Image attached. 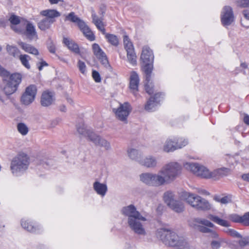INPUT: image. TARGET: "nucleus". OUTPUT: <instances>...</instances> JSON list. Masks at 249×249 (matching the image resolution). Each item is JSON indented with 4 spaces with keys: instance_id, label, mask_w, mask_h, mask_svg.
<instances>
[{
    "instance_id": "1",
    "label": "nucleus",
    "mask_w": 249,
    "mask_h": 249,
    "mask_svg": "<svg viewBox=\"0 0 249 249\" xmlns=\"http://www.w3.org/2000/svg\"><path fill=\"white\" fill-rule=\"evenodd\" d=\"M181 165L178 162L171 161L165 164L155 173L145 172L140 175V180L149 186L159 187L173 182L179 176Z\"/></svg>"
},
{
    "instance_id": "2",
    "label": "nucleus",
    "mask_w": 249,
    "mask_h": 249,
    "mask_svg": "<svg viewBox=\"0 0 249 249\" xmlns=\"http://www.w3.org/2000/svg\"><path fill=\"white\" fill-rule=\"evenodd\" d=\"M156 237L165 245L178 249H189L190 246L185 238L175 230L162 228L158 229Z\"/></svg>"
},
{
    "instance_id": "3",
    "label": "nucleus",
    "mask_w": 249,
    "mask_h": 249,
    "mask_svg": "<svg viewBox=\"0 0 249 249\" xmlns=\"http://www.w3.org/2000/svg\"><path fill=\"white\" fill-rule=\"evenodd\" d=\"M30 157L26 152H20L11 160L9 170L14 177L23 175L28 169Z\"/></svg>"
},
{
    "instance_id": "4",
    "label": "nucleus",
    "mask_w": 249,
    "mask_h": 249,
    "mask_svg": "<svg viewBox=\"0 0 249 249\" xmlns=\"http://www.w3.org/2000/svg\"><path fill=\"white\" fill-rule=\"evenodd\" d=\"M154 59L153 50L148 45L142 46L140 55L141 70L148 78L153 73Z\"/></svg>"
},
{
    "instance_id": "5",
    "label": "nucleus",
    "mask_w": 249,
    "mask_h": 249,
    "mask_svg": "<svg viewBox=\"0 0 249 249\" xmlns=\"http://www.w3.org/2000/svg\"><path fill=\"white\" fill-rule=\"evenodd\" d=\"M181 198L193 208L201 211H208L213 209L212 205L206 199L191 192H185Z\"/></svg>"
},
{
    "instance_id": "6",
    "label": "nucleus",
    "mask_w": 249,
    "mask_h": 249,
    "mask_svg": "<svg viewBox=\"0 0 249 249\" xmlns=\"http://www.w3.org/2000/svg\"><path fill=\"white\" fill-rule=\"evenodd\" d=\"M183 166L185 170L199 178L212 179V170L208 167L196 162L184 161Z\"/></svg>"
},
{
    "instance_id": "7",
    "label": "nucleus",
    "mask_w": 249,
    "mask_h": 249,
    "mask_svg": "<svg viewBox=\"0 0 249 249\" xmlns=\"http://www.w3.org/2000/svg\"><path fill=\"white\" fill-rule=\"evenodd\" d=\"M66 21H69L76 25L84 35L90 41L95 39L92 32L85 22L78 17L74 12H71L65 16Z\"/></svg>"
},
{
    "instance_id": "8",
    "label": "nucleus",
    "mask_w": 249,
    "mask_h": 249,
    "mask_svg": "<svg viewBox=\"0 0 249 249\" xmlns=\"http://www.w3.org/2000/svg\"><path fill=\"white\" fill-rule=\"evenodd\" d=\"M4 80L5 85L3 88L4 93L9 95L13 94L17 90L18 85L20 83L21 76L19 73H15L8 76Z\"/></svg>"
},
{
    "instance_id": "9",
    "label": "nucleus",
    "mask_w": 249,
    "mask_h": 249,
    "mask_svg": "<svg viewBox=\"0 0 249 249\" xmlns=\"http://www.w3.org/2000/svg\"><path fill=\"white\" fill-rule=\"evenodd\" d=\"M235 17L232 8L230 6H225L220 14L221 24L224 27H228L234 22Z\"/></svg>"
},
{
    "instance_id": "10",
    "label": "nucleus",
    "mask_w": 249,
    "mask_h": 249,
    "mask_svg": "<svg viewBox=\"0 0 249 249\" xmlns=\"http://www.w3.org/2000/svg\"><path fill=\"white\" fill-rule=\"evenodd\" d=\"M36 93L37 88L35 85L28 86L21 97V102L25 105H30L35 100Z\"/></svg>"
},
{
    "instance_id": "11",
    "label": "nucleus",
    "mask_w": 249,
    "mask_h": 249,
    "mask_svg": "<svg viewBox=\"0 0 249 249\" xmlns=\"http://www.w3.org/2000/svg\"><path fill=\"white\" fill-rule=\"evenodd\" d=\"M132 108L128 103L120 104L119 107L113 109L116 117L122 121H125L129 115Z\"/></svg>"
},
{
    "instance_id": "12",
    "label": "nucleus",
    "mask_w": 249,
    "mask_h": 249,
    "mask_svg": "<svg viewBox=\"0 0 249 249\" xmlns=\"http://www.w3.org/2000/svg\"><path fill=\"white\" fill-rule=\"evenodd\" d=\"M122 213L128 216L127 223L130 219L133 220L136 218L142 220H146V218L137 211L136 208L133 205L123 207L122 209Z\"/></svg>"
},
{
    "instance_id": "13",
    "label": "nucleus",
    "mask_w": 249,
    "mask_h": 249,
    "mask_svg": "<svg viewBox=\"0 0 249 249\" xmlns=\"http://www.w3.org/2000/svg\"><path fill=\"white\" fill-rule=\"evenodd\" d=\"M145 221L137 218L133 220L130 219L128 222V225L135 233L144 236L146 234V231L143 224Z\"/></svg>"
},
{
    "instance_id": "14",
    "label": "nucleus",
    "mask_w": 249,
    "mask_h": 249,
    "mask_svg": "<svg viewBox=\"0 0 249 249\" xmlns=\"http://www.w3.org/2000/svg\"><path fill=\"white\" fill-rule=\"evenodd\" d=\"M89 137L90 141L92 142L96 145L100 146L106 150L111 149L110 142L106 139L95 133L90 134Z\"/></svg>"
},
{
    "instance_id": "15",
    "label": "nucleus",
    "mask_w": 249,
    "mask_h": 249,
    "mask_svg": "<svg viewBox=\"0 0 249 249\" xmlns=\"http://www.w3.org/2000/svg\"><path fill=\"white\" fill-rule=\"evenodd\" d=\"M164 95L161 93H156L153 96H151L146 103L144 108L146 110L151 111L154 110L160 99L163 98Z\"/></svg>"
},
{
    "instance_id": "16",
    "label": "nucleus",
    "mask_w": 249,
    "mask_h": 249,
    "mask_svg": "<svg viewBox=\"0 0 249 249\" xmlns=\"http://www.w3.org/2000/svg\"><path fill=\"white\" fill-rule=\"evenodd\" d=\"M140 77L138 73L135 71H132L130 73L129 89L135 96L139 90Z\"/></svg>"
},
{
    "instance_id": "17",
    "label": "nucleus",
    "mask_w": 249,
    "mask_h": 249,
    "mask_svg": "<svg viewBox=\"0 0 249 249\" xmlns=\"http://www.w3.org/2000/svg\"><path fill=\"white\" fill-rule=\"evenodd\" d=\"M20 225L25 230L32 233L37 232L40 230L39 225L25 218L21 219Z\"/></svg>"
},
{
    "instance_id": "18",
    "label": "nucleus",
    "mask_w": 249,
    "mask_h": 249,
    "mask_svg": "<svg viewBox=\"0 0 249 249\" xmlns=\"http://www.w3.org/2000/svg\"><path fill=\"white\" fill-rule=\"evenodd\" d=\"M139 163L147 168H155L157 166L158 160L155 157L148 155L139 160Z\"/></svg>"
},
{
    "instance_id": "19",
    "label": "nucleus",
    "mask_w": 249,
    "mask_h": 249,
    "mask_svg": "<svg viewBox=\"0 0 249 249\" xmlns=\"http://www.w3.org/2000/svg\"><path fill=\"white\" fill-rule=\"evenodd\" d=\"M25 35L30 40H37L38 39L37 34L35 25L29 21H26L25 23Z\"/></svg>"
},
{
    "instance_id": "20",
    "label": "nucleus",
    "mask_w": 249,
    "mask_h": 249,
    "mask_svg": "<svg viewBox=\"0 0 249 249\" xmlns=\"http://www.w3.org/2000/svg\"><path fill=\"white\" fill-rule=\"evenodd\" d=\"M55 101V96L53 92L45 91L42 93L40 98L41 105L43 107H49L52 105Z\"/></svg>"
},
{
    "instance_id": "21",
    "label": "nucleus",
    "mask_w": 249,
    "mask_h": 249,
    "mask_svg": "<svg viewBox=\"0 0 249 249\" xmlns=\"http://www.w3.org/2000/svg\"><path fill=\"white\" fill-rule=\"evenodd\" d=\"M63 42L69 50L83 56L82 52L80 51L78 45L72 39L69 37H64Z\"/></svg>"
},
{
    "instance_id": "22",
    "label": "nucleus",
    "mask_w": 249,
    "mask_h": 249,
    "mask_svg": "<svg viewBox=\"0 0 249 249\" xmlns=\"http://www.w3.org/2000/svg\"><path fill=\"white\" fill-rule=\"evenodd\" d=\"M92 48L94 54L101 61L103 64L105 66L108 65V60L106 55L101 49L99 45L94 43L92 45Z\"/></svg>"
},
{
    "instance_id": "23",
    "label": "nucleus",
    "mask_w": 249,
    "mask_h": 249,
    "mask_svg": "<svg viewBox=\"0 0 249 249\" xmlns=\"http://www.w3.org/2000/svg\"><path fill=\"white\" fill-rule=\"evenodd\" d=\"M40 15L44 17H46L49 20L52 22L55 21V18L61 16L60 13L56 9H47L42 10L40 12Z\"/></svg>"
},
{
    "instance_id": "24",
    "label": "nucleus",
    "mask_w": 249,
    "mask_h": 249,
    "mask_svg": "<svg viewBox=\"0 0 249 249\" xmlns=\"http://www.w3.org/2000/svg\"><path fill=\"white\" fill-rule=\"evenodd\" d=\"M93 189L95 192L102 197L106 195L108 190L107 184L99 181H96L93 183Z\"/></svg>"
},
{
    "instance_id": "25",
    "label": "nucleus",
    "mask_w": 249,
    "mask_h": 249,
    "mask_svg": "<svg viewBox=\"0 0 249 249\" xmlns=\"http://www.w3.org/2000/svg\"><path fill=\"white\" fill-rule=\"evenodd\" d=\"M230 172L229 168L221 167L212 170V179L216 180L227 176Z\"/></svg>"
},
{
    "instance_id": "26",
    "label": "nucleus",
    "mask_w": 249,
    "mask_h": 249,
    "mask_svg": "<svg viewBox=\"0 0 249 249\" xmlns=\"http://www.w3.org/2000/svg\"><path fill=\"white\" fill-rule=\"evenodd\" d=\"M162 151L166 153H170L177 150L176 145L175 138H170L167 139L163 143Z\"/></svg>"
},
{
    "instance_id": "27",
    "label": "nucleus",
    "mask_w": 249,
    "mask_h": 249,
    "mask_svg": "<svg viewBox=\"0 0 249 249\" xmlns=\"http://www.w3.org/2000/svg\"><path fill=\"white\" fill-rule=\"evenodd\" d=\"M18 44L20 48L26 53L36 55H39V54L37 49L30 44L20 41H18Z\"/></svg>"
},
{
    "instance_id": "28",
    "label": "nucleus",
    "mask_w": 249,
    "mask_h": 249,
    "mask_svg": "<svg viewBox=\"0 0 249 249\" xmlns=\"http://www.w3.org/2000/svg\"><path fill=\"white\" fill-rule=\"evenodd\" d=\"M18 44L20 48L26 53L36 55H39V54L37 49L30 44L20 41H18Z\"/></svg>"
},
{
    "instance_id": "29",
    "label": "nucleus",
    "mask_w": 249,
    "mask_h": 249,
    "mask_svg": "<svg viewBox=\"0 0 249 249\" xmlns=\"http://www.w3.org/2000/svg\"><path fill=\"white\" fill-rule=\"evenodd\" d=\"M18 44L20 48L26 53L36 55H39V54L37 49L30 44L20 41H18Z\"/></svg>"
},
{
    "instance_id": "30",
    "label": "nucleus",
    "mask_w": 249,
    "mask_h": 249,
    "mask_svg": "<svg viewBox=\"0 0 249 249\" xmlns=\"http://www.w3.org/2000/svg\"><path fill=\"white\" fill-rule=\"evenodd\" d=\"M127 155L129 159L132 160H135L139 163V160L141 159V153L136 148L132 147H129L127 149Z\"/></svg>"
},
{
    "instance_id": "31",
    "label": "nucleus",
    "mask_w": 249,
    "mask_h": 249,
    "mask_svg": "<svg viewBox=\"0 0 249 249\" xmlns=\"http://www.w3.org/2000/svg\"><path fill=\"white\" fill-rule=\"evenodd\" d=\"M208 218L221 226L228 227L230 226V223L229 221L222 219L217 215L211 214L208 216Z\"/></svg>"
},
{
    "instance_id": "32",
    "label": "nucleus",
    "mask_w": 249,
    "mask_h": 249,
    "mask_svg": "<svg viewBox=\"0 0 249 249\" xmlns=\"http://www.w3.org/2000/svg\"><path fill=\"white\" fill-rule=\"evenodd\" d=\"M152 74L153 73L149 76L148 78L146 74H144L145 78L144 83L145 90L146 92L149 94H153L154 91V85L151 80Z\"/></svg>"
},
{
    "instance_id": "33",
    "label": "nucleus",
    "mask_w": 249,
    "mask_h": 249,
    "mask_svg": "<svg viewBox=\"0 0 249 249\" xmlns=\"http://www.w3.org/2000/svg\"><path fill=\"white\" fill-rule=\"evenodd\" d=\"M195 223H191L190 225L192 227H195L197 225H202L206 227L209 228H214L215 227L214 225L209 220L205 218H196L195 219L194 221Z\"/></svg>"
},
{
    "instance_id": "34",
    "label": "nucleus",
    "mask_w": 249,
    "mask_h": 249,
    "mask_svg": "<svg viewBox=\"0 0 249 249\" xmlns=\"http://www.w3.org/2000/svg\"><path fill=\"white\" fill-rule=\"evenodd\" d=\"M92 21L96 27L103 33V34H105V25L102 21V19L99 18L95 13L92 14Z\"/></svg>"
},
{
    "instance_id": "35",
    "label": "nucleus",
    "mask_w": 249,
    "mask_h": 249,
    "mask_svg": "<svg viewBox=\"0 0 249 249\" xmlns=\"http://www.w3.org/2000/svg\"><path fill=\"white\" fill-rule=\"evenodd\" d=\"M169 207L173 211L178 213H181L184 210V204L177 200H175Z\"/></svg>"
},
{
    "instance_id": "36",
    "label": "nucleus",
    "mask_w": 249,
    "mask_h": 249,
    "mask_svg": "<svg viewBox=\"0 0 249 249\" xmlns=\"http://www.w3.org/2000/svg\"><path fill=\"white\" fill-rule=\"evenodd\" d=\"M126 61L132 66L137 65V57L135 51L126 53Z\"/></svg>"
},
{
    "instance_id": "37",
    "label": "nucleus",
    "mask_w": 249,
    "mask_h": 249,
    "mask_svg": "<svg viewBox=\"0 0 249 249\" xmlns=\"http://www.w3.org/2000/svg\"><path fill=\"white\" fill-rule=\"evenodd\" d=\"M123 42L124 48L126 53L135 51L133 44L127 36L125 35L124 36Z\"/></svg>"
},
{
    "instance_id": "38",
    "label": "nucleus",
    "mask_w": 249,
    "mask_h": 249,
    "mask_svg": "<svg viewBox=\"0 0 249 249\" xmlns=\"http://www.w3.org/2000/svg\"><path fill=\"white\" fill-rule=\"evenodd\" d=\"M9 20L11 24L12 28L17 32H21V30L17 29L16 26L19 24L20 22V18L19 17L15 15H12L10 16Z\"/></svg>"
},
{
    "instance_id": "39",
    "label": "nucleus",
    "mask_w": 249,
    "mask_h": 249,
    "mask_svg": "<svg viewBox=\"0 0 249 249\" xmlns=\"http://www.w3.org/2000/svg\"><path fill=\"white\" fill-rule=\"evenodd\" d=\"M19 59L21 64L27 69L29 70L31 68L30 61L31 60V57L25 54H20L19 56Z\"/></svg>"
},
{
    "instance_id": "40",
    "label": "nucleus",
    "mask_w": 249,
    "mask_h": 249,
    "mask_svg": "<svg viewBox=\"0 0 249 249\" xmlns=\"http://www.w3.org/2000/svg\"><path fill=\"white\" fill-rule=\"evenodd\" d=\"M105 38L107 42L112 45L117 46L118 45L119 40L118 37L115 35L110 34H106L105 33Z\"/></svg>"
},
{
    "instance_id": "41",
    "label": "nucleus",
    "mask_w": 249,
    "mask_h": 249,
    "mask_svg": "<svg viewBox=\"0 0 249 249\" xmlns=\"http://www.w3.org/2000/svg\"><path fill=\"white\" fill-rule=\"evenodd\" d=\"M163 199L165 203L169 206L176 199H174V194L170 191H167L164 193Z\"/></svg>"
},
{
    "instance_id": "42",
    "label": "nucleus",
    "mask_w": 249,
    "mask_h": 249,
    "mask_svg": "<svg viewBox=\"0 0 249 249\" xmlns=\"http://www.w3.org/2000/svg\"><path fill=\"white\" fill-rule=\"evenodd\" d=\"M50 20L45 18L40 20L38 23V28L42 31H45L49 29L51 24L53 23Z\"/></svg>"
},
{
    "instance_id": "43",
    "label": "nucleus",
    "mask_w": 249,
    "mask_h": 249,
    "mask_svg": "<svg viewBox=\"0 0 249 249\" xmlns=\"http://www.w3.org/2000/svg\"><path fill=\"white\" fill-rule=\"evenodd\" d=\"M18 132L22 136L26 135L29 132V127L27 124L23 123H19L17 124Z\"/></svg>"
},
{
    "instance_id": "44",
    "label": "nucleus",
    "mask_w": 249,
    "mask_h": 249,
    "mask_svg": "<svg viewBox=\"0 0 249 249\" xmlns=\"http://www.w3.org/2000/svg\"><path fill=\"white\" fill-rule=\"evenodd\" d=\"M175 142L177 150L183 148L188 143V140L182 138L179 139L175 138Z\"/></svg>"
},
{
    "instance_id": "45",
    "label": "nucleus",
    "mask_w": 249,
    "mask_h": 249,
    "mask_svg": "<svg viewBox=\"0 0 249 249\" xmlns=\"http://www.w3.org/2000/svg\"><path fill=\"white\" fill-rule=\"evenodd\" d=\"M6 49L8 53L14 57H16L19 53L18 48L15 46L7 45Z\"/></svg>"
},
{
    "instance_id": "46",
    "label": "nucleus",
    "mask_w": 249,
    "mask_h": 249,
    "mask_svg": "<svg viewBox=\"0 0 249 249\" xmlns=\"http://www.w3.org/2000/svg\"><path fill=\"white\" fill-rule=\"evenodd\" d=\"M214 200L223 204H227L231 201V197L229 196H225L223 197L215 196L214 197Z\"/></svg>"
},
{
    "instance_id": "47",
    "label": "nucleus",
    "mask_w": 249,
    "mask_h": 249,
    "mask_svg": "<svg viewBox=\"0 0 249 249\" xmlns=\"http://www.w3.org/2000/svg\"><path fill=\"white\" fill-rule=\"evenodd\" d=\"M78 133L82 136L88 138L90 140L89 135L91 133H94L93 132L90 131L85 128H78L77 129Z\"/></svg>"
},
{
    "instance_id": "48",
    "label": "nucleus",
    "mask_w": 249,
    "mask_h": 249,
    "mask_svg": "<svg viewBox=\"0 0 249 249\" xmlns=\"http://www.w3.org/2000/svg\"><path fill=\"white\" fill-rule=\"evenodd\" d=\"M77 66L79 71L83 74H85L87 72V69L85 62L81 60H78Z\"/></svg>"
},
{
    "instance_id": "49",
    "label": "nucleus",
    "mask_w": 249,
    "mask_h": 249,
    "mask_svg": "<svg viewBox=\"0 0 249 249\" xmlns=\"http://www.w3.org/2000/svg\"><path fill=\"white\" fill-rule=\"evenodd\" d=\"M234 2L237 6L242 8L249 7V0H234Z\"/></svg>"
},
{
    "instance_id": "50",
    "label": "nucleus",
    "mask_w": 249,
    "mask_h": 249,
    "mask_svg": "<svg viewBox=\"0 0 249 249\" xmlns=\"http://www.w3.org/2000/svg\"><path fill=\"white\" fill-rule=\"evenodd\" d=\"M230 219L234 222H238L242 224L243 215L240 216L237 214H232L229 216Z\"/></svg>"
},
{
    "instance_id": "51",
    "label": "nucleus",
    "mask_w": 249,
    "mask_h": 249,
    "mask_svg": "<svg viewBox=\"0 0 249 249\" xmlns=\"http://www.w3.org/2000/svg\"><path fill=\"white\" fill-rule=\"evenodd\" d=\"M92 77L95 82H101V77L98 71H93L92 72Z\"/></svg>"
},
{
    "instance_id": "52",
    "label": "nucleus",
    "mask_w": 249,
    "mask_h": 249,
    "mask_svg": "<svg viewBox=\"0 0 249 249\" xmlns=\"http://www.w3.org/2000/svg\"><path fill=\"white\" fill-rule=\"evenodd\" d=\"M225 232L228 234L235 237L240 238L241 235L237 231L233 230L232 229H229L225 231Z\"/></svg>"
},
{
    "instance_id": "53",
    "label": "nucleus",
    "mask_w": 249,
    "mask_h": 249,
    "mask_svg": "<svg viewBox=\"0 0 249 249\" xmlns=\"http://www.w3.org/2000/svg\"><path fill=\"white\" fill-rule=\"evenodd\" d=\"M39 71H41L44 67L48 66V64L42 59H39V61L36 64Z\"/></svg>"
},
{
    "instance_id": "54",
    "label": "nucleus",
    "mask_w": 249,
    "mask_h": 249,
    "mask_svg": "<svg viewBox=\"0 0 249 249\" xmlns=\"http://www.w3.org/2000/svg\"><path fill=\"white\" fill-rule=\"evenodd\" d=\"M242 224L245 226H249V212L246 213L243 215Z\"/></svg>"
},
{
    "instance_id": "55",
    "label": "nucleus",
    "mask_w": 249,
    "mask_h": 249,
    "mask_svg": "<svg viewBox=\"0 0 249 249\" xmlns=\"http://www.w3.org/2000/svg\"><path fill=\"white\" fill-rule=\"evenodd\" d=\"M197 227L198 228V230L201 231L202 232H203V233H210V232H211V230H210V229H209L208 228L209 227H202L199 225H197L196 224V226H195L194 227Z\"/></svg>"
},
{
    "instance_id": "56",
    "label": "nucleus",
    "mask_w": 249,
    "mask_h": 249,
    "mask_svg": "<svg viewBox=\"0 0 249 249\" xmlns=\"http://www.w3.org/2000/svg\"><path fill=\"white\" fill-rule=\"evenodd\" d=\"M249 243V238L248 237H245L241 238L239 241V245L242 246H245Z\"/></svg>"
},
{
    "instance_id": "57",
    "label": "nucleus",
    "mask_w": 249,
    "mask_h": 249,
    "mask_svg": "<svg viewBox=\"0 0 249 249\" xmlns=\"http://www.w3.org/2000/svg\"><path fill=\"white\" fill-rule=\"evenodd\" d=\"M225 159L227 160V162L229 164H233V160H235V156L234 155H227L225 156Z\"/></svg>"
},
{
    "instance_id": "58",
    "label": "nucleus",
    "mask_w": 249,
    "mask_h": 249,
    "mask_svg": "<svg viewBox=\"0 0 249 249\" xmlns=\"http://www.w3.org/2000/svg\"><path fill=\"white\" fill-rule=\"evenodd\" d=\"M0 75L3 77H8L9 75V73L4 70L2 67L0 65Z\"/></svg>"
},
{
    "instance_id": "59",
    "label": "nucleus",
    "mask_w": 249,
    "mask_h": 249,
    "mask_svg": "<svg viewBox=\"0 0 249 249\" xmlns=\"http://www.w3.org/2000/svg\"><path fill=\"white\" fill-rule=\"evenodd\" d=\"M244 17L247 20H249V10H245L243 11Z\"/></svg>"
},
{
    "instance_id": "60",
    "label": "nucleus",
    "mask_w": 249,
    "mask_h": 249,
    "mask_svg": "<svg viewBox=\"0 0 249 249\" xmlns=\"http://www.w3.org/2000/svg\"><path fill=\"white\" fill-rule=\"evenodd\" d=\"M51 4H57L59 2H63V0H48Z\"/></svg>"
},
{
    "instance_id": "61",
    "label": "nucleus",
    "mask_w": 249,
    "mask_h": 249,
    "mask_svg": "<svg viewBox=\"0 0 249 249\" xmlns=\"http://www.w3.org/2000/svg\"><path fill=\"white\" fill-rule=\"evenodd\" d=\"M244 122L247 125H249V115L245 114L243 118Z\"/></svg>"
},
{
    "instance_id": "62",
    "label": "nucleus",
    "mask_w": 249,
    "mask_h": 249,
    "mask_svg": "<svg viewBox=\"0 0 249 249\" xmlns=\"http://www.w3.org/2000/svg\"><path fill=\"white\" fill-rule=\"evenodd\" d=\"M242 178L245 181H249V173L243 174Z\"/></svg>"
},
{
    "instance_id": "63",
    "label": "nucleus",
    "mask_w": 249,
    "mask_h": 249,
    "mask_svg": "<svg viewBox=\"0 0 249 249\" xmlns=\"http://www.w3.org/2000/svg\"><path fill=\"white\" fill-rule=\"evenodd\" d=\"M210 233H211V236L213 237L214 238H217L218 237V234H217V233L216 232L211 230V232H210Z\"/></svg>"
},
{
    "instance_id": "64",
    "label": "nucleus",
    "mask_w": 249,
    "mask_h": 249,
    "mask_svg": "<svg viewBox=\"0 0 249 249\" xmlns=\"http://www.w3.org/2000/svg\"><path fill=\"white\" fill-rule=\"evenodd\" d=\"M241 24H242V25L243 27H245V28H249V25H248L247 24V23H246L247 22H246V21H245V20H241Z\"/></svg>"
}]
</instances>
